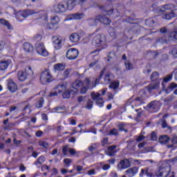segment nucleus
Instances as JSON below:
<instances>
[{"mask_svg": "<svg viewBox=\"0 0 177 177\" xmlns=\"http://www.w3.org/2000/svg\"><path fill=\"white\" fill-rule=\"evenodd\" d=\"M92 45L96 48H104L106 46V37L103 35L93 36Z\"/></svg>", "mask_w": 177, "mask_h": 177, "instance_id": "obj_1", "label": "nucleus"}, {"mask_svg": "<svg viewBox=\"0 0 177 177\" xmlns=\"http://www.w3.org/2000/svg\"><path fill=\"white\" fill-rule=\"evenodd\" d=\"M99 9L102 13H106L108 16H111L113 19H117L120 16V12L118 9L114 10V8H110L109 6H99Z\"/></svg>", "mask_w": 177, "mask_h": 177, "instance_id": "obj_2", "label": "nucleus"}, {"mask_svg": "<svg viewBox=\"0 0 177 177\" xmlns=\"http://www.w3.org/2000/svg\"><path fill=\"white\" fill-rule=\"evenodd\" d=\"M32 74H34V72H32L31 66H26L25 68V71L18 72V80L21 82L26 81V80H27V75H32Z\"/></svg>", "mask_w": 177, "mask_h": 177, "instance_id": "obj_3", "label": "nucleus"}, {"mask_svg": "<svg viewBox=\"0 0 177 177\" xmlns=\"http://www.w3.org/2000/svg\"><path fill=\"white\" fill-rule=\"evenodd\" d=\"M40 82L43 85H46L49 82H52V75L49 70L46 69L40 75Z\"/></svg>", "mask_w": 177, "mask_h": 177, "instance_id": "obj_4", "label": "nucleus"}, {"mask_svg": "<svg viewBox=\"0 0 177 177\" xmlns=\"http://www.w3.org/2000/svg\"><path fill=\"white\" fill-rule=\"evenodd\" d=\"M171 172V167H160L159 169L156 172V176L157 177H167Z\"/></svg>", "mask_w": 177, "mask_h": 177, "instance_id": "obj_5", "label": "nucleus"}, {"mask_svg": "<svg viewBox=\"0 0 177 177\" xmlns=\"http://www.w3.org/2000/svg\"><path fill=\"white\" fill-rule=\"evenodd\" d=\"M131 161H132V158H124L120 161V162L117 165V168L118 171H122V169H127V168H129L131 167Z\"/></svg>", "mask_w": 177, "mask_h": 177, "instance_id": "obj_6", "label": "nucleus"}, {"mask_svg": "<svg viewBox=\"0 0 177 177\" xmlns=\"http://www.w3.org/2000/svg\"><path fill=\"white\" fill-rule=\"evenodd\" d=\"M85 85V80L84 82L80 80H76L73 83L71 84V88H73V95H77L78 93V88H82Z\"/></svg>", "mask_w": 177, "mask_h": 177, "instance_id": "obj_7", "label": "nucleus"}, {"mask_svg": "<svg viewBox=\"0 0 177 177\" xmlns=\"http://www.w3.org/2000/svg\"><path fill=\"white\" fill-rule=\"evenodd\" d=\"M100 96H102V94H100V93H91V99L95 101L96 104L99 106V107H103L104 101L103 100V98Z\"/></svg>", "mask_w": 177, "mask_h": 177, "instance_id": "obj_8", "label": "nucleus"}, {"mask_svg": "<svg viewBox=\"0 0 177 177\" xmlns=\"http://www.w3.org/2000/svg\"><path fill=\"white\" fill-rule=\"evenodd\" d=\"M80 52L77 48H70L66 52V57L69 60H75L78 57Z\"/></svg>", "mask_w": 177, "mask_h": 177, "instance_id": "obj_9", "label": "nucleus"}, {"mask_svg": "<svg viewBox=\"0 0 177 177\" xmlns=\"http://www.w3.org/2000/svg\"><path fill=\"white\" fill-rule=\"evenodd\" d=\"M160 107H161V104L158 101H152L147 105V109L152 113H157L160 110Z\"/></svg>", "mask_w": 177, "mask_h": 177, "instance_id": "obj_10", "label": "nucleus"}, {"mask_svg": "<svg viewBox=\"0 0 177 177\" xmlns=\"http://www.w3.org/2000/svg\"><path fill=\"white\" fill-rule=\"evenodd\" d=\"M36 52L41 56L45 57L48 56V50H46V48H45V46H44V44H36Z\"/></svg>", "mask_w": 177, "mask_h": 177, "instance_id": "obj_11", "label": "nucleus"}, {"mask_svg": "<svg viewBox=\"0 0 177 177\" xmlns=\"http://www.w3.org/2000/svg\"><path fill=\"white\" fill-rule=\"evenodd\" d=\"M67 9V3L66 2H61L55 6V11L56 13H64Z\"/></svg>", "mask_w": 177, "mask_h": 177, "instance_id": "obj_12", "label": "nucleus"}, {"mask_svg": "<svg viewBox=\"0 0 177 177\" xmlns=\"http://www.w3.org/2000/svg\"><path fill=\"white\" fill-rule=\"evenodd\" d=\"M114 75L111 73V72H106L104 73V84H111V82H113L114 81Z\"/></svg>", "mask_w": 177, "mask_h": 177, "instance_id": "obj_13", "label": "nucleus"}, {"mask_svg": "<svg viewBox=\"0 0 177 177\" xmlns=\"http://www.w3.org/2000/svg\"><path fill=\"white\" fill-rule=\"evenodd\" d=\"M8 89L12 92V93H15L16 91H17V84L13 82V80L8 79Z\"/></svg>", "mask_w": 177, "mask_h": 177, "instance_id": "obj_14", "label": "nucleus"}, {"mask_svg": "<svg viewBox=\"0 0 177 177\" xmlns=\"http://www.w3.org/2000/svg\"><path fill=\"white\" fill-rule=\"evenodd\" d=\"M115 149H117V146L115 145L108 147L107 149L105 151V154L109 157H114V156H115V153H117Z\"/></svg>", "mask_w": 177, "mask_h": 177, "instance_id": "obj_15", "label": "nucleus"}, {"mask_svg": "<svg viewBox=\"0 0 177 177\" xmlns=\"http://www.w3.org/2000/svg\"><path fill=\"white\" fill-rule=\"evenodd\" d=\"M139 168L136 167H131L125 171V174L128 177H133L138 174Z\"/></svg>", "mask_w": 177, "mask_h": 177, "instance_id": "obj_16", "label": "nucleus"}, {"mask_svg": "<svg viewBox=\"0 0 177 177\" xmlns=\"http://www.w3.org/2000/svg\"><path fill=\"white\" fill-rule=\"evenodd\" d=\"M85 17V13L84 12H76L70 15L69 20H81Z\"/></svg>", "mask_w": 177, "mask_h": 177, "instance_id": "obj_17", "label": "nucleus"}, {"mask_svg": "<svg viewBox=\"0 0 177 177\" xmlns=\"http://www.w3.org/2000/svg\"><path fill=\"white\" fill-rule=\"evenodd\" d=\"M159 86H160V82H155L151 83L149 86H147L146 89L150 93L151 91H154V89H158Z\"/></svg>", "mask_w": 177, "mask_h": 177, "instance_id": "obj_18", "label": "nucleus"}, {"mask_svg": "<svg viewBox=\"0 0 177 177\" xmlns=\"http://www.w3.org/2000/svg\"><path fill=\"white\" fill-rule=\"evenodd\" d=\"M52 42L54 45H56L55 46L56 49H60V48H62V40H60L57 36L52 37Z\"/></svg>", "mask_w": 177, "mask_h": 177, "instance_id": "obj_19", "label": "nucleus"}, {"mask_svg": "<svg viewBox=\"0 0 177 177\" xmlns=\"http://www.w3.org/2000/svg\"><path fill=\"white\" fill-rule=\"evenodd\" d=\"M98 21H100V23H102L106 26H109V24L111 23L110 19L106 17V15H98Z\"/></svg>", "mask_w": 177, "mask_h": 177, "instance_id": "obj_20", "label": "nucleus"}, {"mask_svg": "<svg viewBox=\"0 0 177 177\" xmlns=\"http://www.w3.org/2000/svg\"><path fill=\"white\" fill-rule=\"evenodd\" d=\"M78 5V0H68L66 6L68 10H73Z\"/></svg>", "mask_w": 177, "mask_h": 177, "instance_id": "obj_21", "label": "nucleus"}, {"mask_svg": "<svg viewBox=\"0 0 177 177\" xmlns=\"http://www.w3.org/2000/svg\"><path fill=\"white\" fill-rule=\"evenodd\" d=\"M84 85L87 86L88 89H93L95 86H96L97 83L95 81L91 82V80L88 78H86L84 80Z\"/></svg>", "mask_w": 177, "mask_h": 177, "instance_id": "obj_22", "label": "nucleus"}, {"mask_svg": "<svg viewBox=\"0 0 177 177\" xmlns=\"http://www.w3.org/2000/svg\"><path fill=\"white\" fill-rule=\"evenodd\" d=\"M10 63H12V60L10 59H7V60L0 62V70L1 71L6 70V68H8Z\"/></svg>", "mask_w": 177, "mask_h": 177, "instance_id": "obj_23", "label": "nucleus"}, {"mask_svg": "<svg viewBox=\"0 0 177 177\" xmlns=\"http://www.w3.org/2000/svg\"><path fill=\"white\" fill-rule=\"evenodd\" d=\"M88 24H89L91 26H97V24L99 23V16H97L95 17H91L87 19Z\"/></svg>", "mask_w": 177, "mask_h": 177, "instance_id": "obj_24", "label": "nucleus"}, {"mask_svg": "<svg viewBox=\"0 0 177 177\" xmlns=\"http://www.w3.org/2000/svg\"><path fill=\"white\" fill-rule=\"evenodd\" d=\"M19 15L21 17H24V19H27V17H28V16H30V15H34V11L31 10H27L26 11L21 12Z\"/></svg>", "mask_w": 177, "mask_h": 177, "instance_id": "obj_25", "label": "nucleus"}, {"mask_svg": "<svg viewBox=\"0 0 177 177\" xmlns=\"http://www.w3.org/2000/svg\"><path fill=\"white\" fill-rule=\"evenodd\" d=\"M175 5L174 4H166L160 8V12H165V10H171V9H174Z\"/></svg>", "mask_w": 177, "mask_h": 177, "instance_id": "obj_26", "label": "nucleus"}, {"mask_svg": "<svg viewBox=\"0 0 177 177\" xmlns=\"http://www.w3.org/2000/svg\"><path fill=\"white\" fill-rule=\"evenodd\" d=\"M69 39L71 42H78L80 41V35L78 33H73L70 35Z\"/></svg>", "mask_w": 177, "mask_h": 177, "instance_id": "obj_27", "label": "nucleus"}, {"mask_svg": "<svg viewBox=\"0 0 177 177\" xmlns=\"http://www.w3.org/2000/svg\"><path fill=\"white\" fill-rule=\"evenodd\" d=\"M0 23L2 24V26L7 27L8 30H12V28H13L12 25H10V23H9V21H8L6 19H1Z\"/></svg>", "mask_w": 177, "mask_h": 177, "instance_id": "obj_28", "label": "nucleus"}, {"mask_svg": "<svg viewBox=\"0 0 177 177\" xmlns=\"http://www.w3.org/2000/svg\"><path fill=\"white\" fill-rule=\"evenodd\" d=\"M169 37L171 38V39H177V28H174L173 30L168 31Z\"/></svg>", "mask_w": 177, "mask_h": 177, "instance_id": "obj_29", "label": "nucleus"}, {"mask_svg": "<svg viewBox=\"0 0 177 177\" xmlns=\"http://www.w3.org/2000/svg\"><path fill=\"white\" fill-rule=\"evenodd\" d=\"M33 49L32 45L30 43H25L24 44V50H25V52H32Z\"/></svg>", "mask_w": 177, "mask_h": 177, "instance_id": "obj_30", "label": "nucleus"}, {"mask_svg": "<svg viewBox=\"0 0 177 177\" xmlns=\"http://www.w3.org/2000/svg\"><path fill=\"white\" fill-rule=\"evenodd\" d=\"M66 66L63 64H56L54 65L55 71H63Z\"/></svg>", "mask_w": 177, "mask_h": 177, "instance_id": "obj_31", "label": "nucleus"}, {"mask_svg": "<svg viewBox=\"0 0 177 177\" xmlns=\"http://www.w3.org/2000/svg\"><path fill=\"white\" fill-rule=\"evenodd\" d=\"M159 142L160 143H161V145L168 143V142H169V137H168L167 136H161L159 138Z\"/></svg>", "mask_w": 177, "mask_h": 177, "instance_id": "obj_32", "label": "nucleus"}, {"mask_svg": "<svg viewBox=\"0 0 177 177\" xmlns=\"http://www.w3.org/2000/svg\"><path fill=\"white\" fill-rule=\"evenodd\" d=\"M71 91H73V88H70L69 90L66 91L62 94L63 99H69L71 97V95H73V92Z\"/></svg>", "mask_w": 177, "mask_h": 177, "instance_id": "obj_33", "label": "nucleus"}, {"mask_svg": "<svg viewBox=\"0 0 177 177\" xmlns=\"http://www.w3.org/2000/svg\"><path fill=\"white\" fill-rule=\"evenodd\" d=\"M120 87V82H113L110 83L109 85V88H111V89H113V91H115V89H118V88Z\"/></svg>", "mask_w": 177, "mask_h": 177, "instance_id": "obj_34", "label": "nucleus"}, {"mask_svg": "<svg viewBox=\"0 0 177 177\" xmlns=\"http://www.w3.org/2000/svg\"><path fill=\"white\" fill-rule=\"evenodd\" d=\"M43 162H45V156H41L39 157L33 164L34 165H38V164L42 165Z\"/></svg>", "mask_w": 177, "mask_h": 177, "instance_id": "obj_35", "label": "nucleus"}, {"mask_svg": "<svg viewBox=\"0 0 177 177\" xmlns=\"http://www.w3.org/2000/svg\"><path fill=\"white\" fill-rule=\"evenodd\" d=\"M108 32H109L110 37H111V38H113V39H114V38H115V37H117V35L115 33V29H114V28H113V27H110L109 28Z\"/></svg>", "mask_w": 177, "mask_h": 177, "instance_id": "obj_36", "label": "nucleus"}, {"mask_svg": "<svg viewBox=\"0 0 177 177\" xmlns=\"http://www.w3.org/2000/svg\"><path fill=\"white\" fill-rule=\"evenodd\" d=\"M177 88V84L174 82H171L170 84H169L167 88L166 89L167 92H172L174 89Z\"/></svg>", "mask_w": 177, "mask_h": 177, "instance_id": "obj_37", "label": "nucleus"}, {"mask_svg": "<svg viewBox=\"0 0 177 177\" xmlns=\"http://www.w3.org/2000/svg\"><path fill=\"white\" fill-rule=\"evenodd\" d=\"M158 77H160V75L158 73V72H153L151 75V81H156V82H160Z\"/></svg>", "mask_w": 177, "mask_h": 177, "instance_id": "obj_38", "label": "nucleus"}, {"mask_svg": "<svg viewBox=\"0 0 177 177\" xmlns=\"http://www.w3.org/2000/svg\"><path fill=\"white\" fill-rule=\"evenodd\" d=\"M134 102L137 104V106H140V104H145V99L142 97H137Z\"/></svg>", "mask_w": 177, "mask_h": 177, "instance_id": "obj_39", "label": "nucleus"}, {"mask_svg": "<svg viewBox=\"0 0 177 177\" xmlns=\"http://www.w3.org/2000/svg\"><path fill=\"white\" fill-rule=\"evenodd\" d=\"M59 21H60V19L57 17H53L51 18L50 25L56 26L59 24Z\"/></svg>", "mask_w": 177, "mask_h": 177, "instance_id": "obj_40", "label": "nucleus"}, {"mask_svg": "<svg viewBox=\"0 0 177 177\" xmlns=\"http://www.w3.org/2000/svg\"><path fill=\"white\" fill-rule=\"evenodd\" d=\"M124 66L127 70H133V64L128 60L124 62Z\"/></svg>", "mask_w": 177, "mask_h": 177, "instance_id": "obj_41", "label": "nucleus"}, {"mask_svg": "<svg viewBox=\"0 0 177 177\" xmlns=\"http://www.w3.org/2000/svg\"><path fill=\"white\" fill-rule=\"evenodd\" d=\"M162 128L165 129L167 128V129H169V131H171V129H172V127H171V126L168 125V123H167V120H165V119H162Z\"/></svg>", "mask_w": 177, "mask_h": 177, "instance_id": "obj_42", "label": "nucleus"}, {"mask_svg": "<svg viewBox=\"0 0 177 177\" xmlns=\"http://www.w3.org/2000/svg\"><path fill=\"white\" fill-rule=\"evenodd\" d=\"M105 71H106V68H104L103 70L100 72V74L98 78L95 79V84H99V82H100V80H102Z\"/></svg>", "mask_w": 177, "mask_h": 177, "instance_id": "obj_43", "label": "nucleus"}, {"mask_svg": "<svg viewBox=\"0 0 177 177\" xmlns=\"http://www.w3.org/2000/svg\"><path fill=\"white\" fill-rule=\"evenodd\" d=\"M39 146L43 147V149H48V147H49V144L46 141L41 140L39 142Z\"/></svg>", "mask_w": 177, "mask_h": 177, "instance_id": "obj_44", "label": "nucleus"}, {"mask_svg": "<svg viewBox=\"0 0 177 177\" xmlns=\"http://www.w3.org/2000/svg\"><path fill=\"white\" fill-rule=\"evenodd\" d=\"M145 24L148 27H153L154 26V19L149 18L145 21Z\"/></svg>", "mask_w": 177, "mask_h": 177, "instance_id": "obj_45", "label": "nucleus"}, {"mask_svg": "<svg viewBox=\"0 0 177 177\" xmlns=\"http://www.w3.org/2000/svg\"><path fill=\"white\" fill-rule=\"evenodd\" d=\"M55 89L57 91L58 93H62V92L66 89V87L64 86V84H58Z\"/></svg>", "mask_w": 177, "mask_h": 177, "instance_id": "obj_46", "label": "nucleus"}, {"mask_svg": "<svg viewBox=\"0 0 177 177\" xmlns=\"http://www.w3.org/2000/svg\"><path fill=\"white\" fill-rule=\"evenodd\" d=\"M93 107V101L91 100H88L86 104V109H87V110H92Z\"/></svg>", "mask_w": 177, "mask_h": 177, "instance_id": "obj_47", "label": "nucleus"}, {"mask_svg": "<svg viewBox=\"0 0 177 177\" xmlns=\"http://www.w3.org/2000/svg\"><path fill=\"white\" fill-rule=\"evenodd\" d=\"M69 150H70V147H68V145L64 146L62 147V154L64 156H68Z\"/></svg>", "mask_w": 177, "mask_h": 177, "instance_id": "obj_48", "label": "nucleus"}, {"mask_svg": "<svg viewBox=\"0 0 177 177\" xmlns=\"http://www.w3.org/2000/svg\"><path fill=\"white\" fill-rule=\"evenodd\" d=\"M148 177H153L154 176V171L150 167H147V176Z\"/></svg>", "mask_w": 177, "mask_h": 177, "instance_id": "obj_49", "label": "nucleus"}, {"mask_svg": "<svg viewBox=\"0 0 177 177\" xmlns=\"http://www.w3.org/2000/svg\"><path fill=\"white\" fill-rule=\"evenodd\" d=\"M70 73H71V69H66L62 75V79L63 80H66V78H68V77L70 76Z\"/></svg>", "mask_w": 177, "mask_h": 177, "instance_id": "obj_50", "label": "nucleus"}, {"mask_svg": "<svg viewBox=\"0 0 177 177\" xmlns=\"http://www.w3.org/2000/svg\"><path fill=\"white\" fill-rule=\"evenodd\" d=\"M44 103V97H40V99L37 102V104H36V107H37V109H41V107H43Z\"/></svg>", "mask_w": 177, "mask_h": 177, "instance_id": "obj_51", "label": "nucleus"}, {"mask_svg": "<svg viewBox=\"0 0 177 177\" xmlns=\"http://www.w3.org/2000/svg\"><path fill=\"white\" fill-rule=\"evenodd\" d=\"M163 19H166V20H171L174 16L172 15V12L167 13L162 15Z\"/></svg>", "mask_w": 177, "mask_h": 177, "instance_id": "obj_52", "label": "nucleus"}, {"mask_svg": "<svg viewBox=\"0 0 177 177\" xmlns=\"http://www.w3.org/2000/svg\"><path fill=\"white\" fill-rule=\"evenodd\" d=\"M172 77H174V73L169 74L165 79L164 82H169L171 80H172Z\"/></svg>", "mask_w": 177, "mask_h": 177, "instance_id": "obj_53", "label": "nucleus"}, {"mask_svg": "<svg viewBox=\"0 0 177 177\" xmlns=\"http://www.w3.org/2000/svg\"><path fill=\"white\" fill-rule=\"evenodd\" d=\"M124 128H125V124L121 123V124H120L118 125V129H119V131H124L126 132V133H127L128 132V130H127V129H124Z\"/></svg>", "mask_w": 177, "mask_h": 177, "instance_id": "obj_54", "label": "nucleus"}, {"mask_svg": "<svg viewBox=\"0 0 177 177\" xmlns=\"http://www.w3.org/2000/svg\"><path fill=\"white\" fill-rule=\"evenodd\" d=\"M65 109H66V106H57L54 108V110H55V111H57V113H62V111H63V110H65Z\"/></svg>", "mask_w": 177, "mask_h": 177, "instance_id": "obj_55", "label": "nucleus"}, {"mask_svg": "<svg viewBox=\"0 0 177 177\" xmlns=\"http://www.w3.org/2000/svg\"><path fill=\"white\" fill-rule=\"evenodd\" d=\"M109 135L117 136L118 135V130L117 129H113L112 130L110 131Z\"/></svg>", "mask_w": 177, "mask_h": 177, "instance_id": "obj_56", "label": "nucleus"}, {"mask_svg": "<svg viewBox=\"0 0 177 177\" xmlns=\"http://www.w3.org/2000/svg\"><path fill=\"white\" fill-rule=\"evenodd\" d=\"M87 91H88V86H82V88L80 90V93L82 95H85V93H86Z\"/></svg>", "mask_w": 177, "mask_h": 177, "instance_id": "obj_57", "label": "nucleus"}, {"mask_svg": "<svg viewBox=\"0 0 177 177\" xmlns=\"http://www.w3.org/2000/svg\"><path fill=\"white\" fill-rule=\"evenodd\" d=\"M147 167H146L145 169H142L140 173V176L143 177V176H145V175L147 176Z\"/></svg>", "mask_w": 177, "mask_h": 177, "instance_id": "obj_58", "label": "nucleus"}, {"mask_svg": "<svg viewBox=\"0 0 177 177\" xmlns=\"http://www.w3.org/2000/svg\"><path fill=\"white\" fill-rule=\"evenodd\" d=\"M97 149V146L96 144H93L90 147H88V150L92 153V151H94V150H96Z\"/></svg>", "mask_w": 177, "mask_h": 177, "instance_id": "obj_59", "label": "nucleus"}, {"mask_svg": "<svg viewBox=\"0 0 177 177\" xmlns=\"http://www.w3.org/2000/svg\"><path fill=\"white\" fill-rule=\"evenodd\" d=\"M64 164L66 165V167H70V165L71 162H73V160L70 158H65L64 160Z\"/></svg>", "mask_w": 177, "mask_h": 177, "instance_id": "obj_60", "label": "nucleus"}, {"mask_svg": "<svg viewBox=\"0 0 177 177\" xmlns=\"http://www.w3.org/2000/svg\"><path fill=\"white\" fill-rule=\"evenodd\" d=\"M108 144H109V138H103V140H102V142H101L102 146H103L104 147V146H106Z\"/></svg>", "mask_w": 177, "mask_h": 177, "instance_id": "obj_61", "label": "nucleus"}, {"mask_svg": "<svg viewBox=\"0 0 177 177\" xmlns=\"http://www.w3.org/2000/svg\"><path fill=\"white\" fill-rule=\"evenodd\" d=\"M151 140H153V141L157 140L158 137H157V134L156 133V132L153 131L151 133Z\"/></svg>", "mask_w": 177, "mask_h": 177, "instance_id": "obj_62", "label": "nucleus"}, {"mask_svg": "<svg viewBox=\"0 0 177 177\" xmlns=\"http://www.w3.org/2000/svg\"><path fill=\"white\" fill-rule=\"evenodd\" d=\"M157 42H159L160 44H167V39L165 37L159 38L157 40Z\"/></svg>", "mask_w": 177, "mask_h": 177, "instance_id": "obj_63", "label": "nucleus"}, {"mask_svg": "<svg viewBox=\"0 0 177 177\" xmlns=\"http://www.w3.org/2000/svg\"><path fill=\"white\" fill-rule=\"evenodd\" d=\"M171 55L173 57L177 58V48H174L171 50Z\"/></svg>", "mask_w": 177, "mask_h": 177, "instance_id": "obj_64", "label": "nucleus"}]
</instances>
